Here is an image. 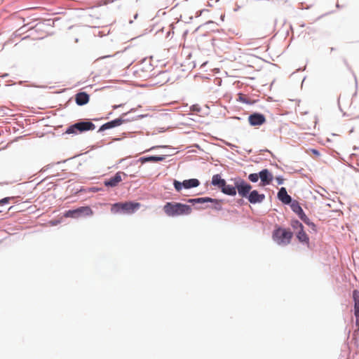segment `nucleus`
I'll list each match as a JSON object with an SVG mask.
<instances>
[{"instance_id": "1", "label": "nucleus", "mask_w": 359, "mask_h": 359, "mask_svg": "<svg viewBox=\"0 0 359 359\" xmlns=\"http://www.w3.org/2000/svg\"><path fill=\"white\" fill-rule=\"evenodd\" d=\"M230 180L233 182V184H227L226 180L222 177L221 174H215L212 175L210 184L216 187L222 194L226 196H235L238 193L241 197L245 180L240 177H236L231 178Z\"/></svg>"}, {"instance_id": "2", "label": "nucleus", "mask_w": 359, "mask_h": 359, "mask_svg": "<svg viewBox=\"0 0 359 359\" xmlns=\"http://www.w3.org/2000/svg\"><path fill=\"white\" fill-rule=\"evenodd\" d=\"M276 197L283 205H288L300 220L306 215L300 203L287 194L285 187H282L278 189Z\"/></svg>"}, {"instance_id": "3", "label": "nucleus", "mask_w": 359, "mask_h": 359, "mask_svg": "<svg viewBox=\"0 0 359 359\" xmlns=\"http://www.w3.org/2000/svg\"><path fill=\"white\" fill-rule=\"evenodd\" d=\"M165 215L171 217L189 215L192 212V207L187 203L180 202H166L163 207Z\"/></svg>"}, {"instance_id": "4", "label": "nucleus", "mask_w": 359, "mask_h": 359, "mask_svg": "<svg viewBox=\"0 0 359 359\" xmlns=\"http://www.w3.org/2000/svg\"><path fill=\"white\" fill-rule=\"evenodd\" d=\"M95 125L89 118H81L76 122L67 126L63 135H71L72 136L82 134L95 129Z\"/></svg>"}, {"instance_id": "5", "label": "nucleus", "mask_w": 359, "mask_h": 359, "mask_svg": "<svg viewBox=\"0 0 359 359\" xmlns=\"http://www.w3.org/2000/svg\"><path fill=\"white\" fill-rule=\"evenodd\" d=\"M293 236L294 233L290 229L276 224L271 237L277 245L286 246L291 243Z\"/></svg>"}, {"instance_id": "6", "label": "nucleus", "mask_w": 359, "mask_h": 359, "mask_svg": "<svg viewBox=\"0 0 359 359\" xmlns=\"http://www.w3.org/2000/svg\"><path fill=\"white\" fill-rule=\"evenodd\" d=\"M141 207V203L137 201H128L116 202L111 205V212L113 214L132 215Z\"/></svg>"}, {"instance_id": "7", "label": "nucleus", "mask_w": 359, "mask_h": 359, "mask_svg": "<svg viewBox=\"0 0 359 359\" xmlns=\"http://www.w3.org/2000/svg\"><path fill=\"white\" fill-rule=\"evenodd\" d=\"M241 197L247 199L250 204L255 205L262 203L265 200L266 195L257 189H252V186L245 180Z\"/></svg>"}, {"instance_id": "8", "label": "nucleus", "mask_w": 359, "mask_h": 359, "mask_svg": "<svg viewBox=\"0 0 359 359\" xmlns=\"http://www.w3.org/2000/svg\"><path fill=\"white\" fill-rule=\"evenodd\" d=\"M93 210L89 205H84L65 210L63 212V217L79 219L81 217H90L93 215Z\"/></svg>"}, {"instance_id": "9", "label": "nucleus", "mask_w": 359, "mask_h": 359, "mask_svg": "<svg viewBox=\"0 0 359 359\" xmlns=\"http://www.w3.org/2000/svg\"><path fill=\"white\" fill-rule=\"evenodd\" d=\"M200 181L196 178H191L188 180H184L183 181H179L177 180H173V187L176 191L180 192L183 189H190L192 188H196L200 185Z\"/></svg>"}, {"instance_id": "10", "label": "nucleus", "mask_w": 359, "mask_h": 359, "mask_svg": "<svg viewBox=\"0 0 359 359\" xmlns=\"http://www.w3.org/2000/svg\"><path fill=\"white\" fill-rule=\"evenodd\" d=\"M249 124L251 126L258 127L263 125L266 119L264 114L261 112L255 111L250 114L248 118Z\"/></svg>"}, {"instance_id": "11", "label": "nucleus", "mask_w": 359, "mask_h": 359, "mask_svg": "<svg viewBox=\"0 0 359 359\" xmlns=\"http://www.w3.org/2000/svg\"><path fill=\"white\" fill-rule=\"evenodd\" d=\"M167 158V155H147L140 157L136 161H133L130 163V165L136 164L138 162L145 163L147 162L158 163L164 161Z\"/></svg>"}, {"instance_id": "12", "label": "nucleus", "mask_w": 359, "mask_h": 359, "mask_svg": "<svg viewBox=\"0 0 359 359\" xmlns=\"http://www.w3.org/2000/svg\"><path fill=\"white\" fill-rule=\"evenodd\" d=\"M122 175H123L124 176L128 175L125 172L118 171L109 178L105 179L103 182L104 185L109 188H114L117 187L118 184L122 181Z\"/></svg>"}, {"instance_id": "13", "label": "nucleus", "mask_w": 359, "mask_h": 359, "mask_svg": "<svg viewBox=\"0 0 359 359\" xmlns=\"http://www.w3.org/2000/svg\"><path fill=\"white\" fill-rule=\"evenodd\" d=\"M261 187H266L271 184L274 177L272 172L268 168H264L259 171Z\"/></svg>"}, {"instance_id": "14", "label": "nucleus", "mask_w": 359, "mask_h": 359, "mask_svg": "<svg viewBox=\"0 0 359 359\" xmlns=\"http://www.w3.org/2000/svg\"><path fill=\"white\" fill-rule=\"evenodd\" d=\"M76 104L78 106H83L90 101V95L86 91H79L74 95Z\"/></svg>"}, {"instance_id": "15", "label": "nucleus", "mask_w": 359, "mask_h": 359, "mask_svg": "<svg viewBox=\"0 0 359 359\" xmlns=\"http://www.w3.org/2000/svg\"><path fill=\"white\" fill-rule=\"evenodd\" d=\"M295 236L298 241L303 245H306V247L311 249L310 246V241L309 236L304 231V229L300 231H297L295 232Z\"/></svg>"}, {"instance_id": "16", "label": "nucleus", "mask_w": 359, "mask_h": 359, "mask_svg": "<svg viewBox=\"0 0 359 359\" xmlns=\"http://www.w3.org/2000/svg\"><path fill=\"white\" fill-rule=\"evenodd\" d=\"M224 202V199L215 198L210 197V201L208 203H212L211 206H208L210 208L215 210L217 211H220L222 210V203Z\"/></svg>"}, {"instance_id": "17", "label": "nucleus", "mask_w": 359, "mask_h": 359, "mask_svg": "<svg viewBox=\"0 0 359 359\" xmlns=\"http://www.w3.org/2000/svg\"><path fill=\"white\" fill-rule=\"evenodd\" d=\"M354 315H359V290H353L352 293Z\"/></svg>"}, {"instance_id": "18", "label": "nucleus", "mask_w": 359, "mask_h": 359, "mask_svg": "<svg viewBox=\"0 0 359 359\" xmlns=\"http://www.w3.org/2000/svg\"><path fill=\"white\" fill-rule=\"evenodd\" d=\"M208 201H210V197L205 196V197H200V198H189L187 200V202L188 203L195 205V204L206 203H208Z\"/></svg>"}, {"instance_id": "19", "label": "nucleus", "mask_w": 359, "mask_h": 359, "mask_svg": "<svg viewBox=\"0 0 359 359\" xmlns=\"http://www.w3.org/2000/svg\"><path fill=\"white\" fill-rule=\"evenodd\" d=\"M123 121L124 120H123L122 118H120L119 116L106 123H107L108 128L109 130L121 126L123 124Z\"/></svg>"}, {"instance_id": "20", "label": "nucleus", "mask_w": 359, "mask_h": 359, "mask_svg": "<svg viewBox=\"0 0 359 359\" xmlns=\"http://www.w3.org/2000/svg\"><path fill=\"white\" fill-rule=\"evenodd\" d=\"M301 221L309 226L313 232L316 233L318 231L317 226L309 218L307 215L303 217Z\"/></svg>"}, {"instance_id": "21", "label": "nucleus", "mask_w": 359, "mask_h": 359, "mask_svg": "<svg viewBox=\"0 0 359 359\" xmlns=\"http://www.w3.org/2000/svg\"><path fill=\"white\" fill-rule=\"evenodd\" d=\"M290 226L294 230H296L297 231L304 229L303 224L295 218L291 219Z\"/></svg>"}, {"instance_id": "22", "label": "nucleus", "mask_w": 359, "mask_h": 359, "mask_svg": "<svg viewBox=\"0 0 359 359\" xmlns=\"http://www.w3.org/2000/svg\"><path fill=\"white\" fill-rule=\"evenodd\" d=\"M156 77H160L161 80L157 81V83H165L169 81V77L168 76L167 71H160Z\"/></svg>"}, {"instance_id": "23", "label": "nucleus", "mask_w": 359, "mask_h": 359, "mask_svg": "<svg viewBox=\"0 0 359 359\" xmlns=\"http://www.w3.org/2000/svg\"><path fill=\"white\" fill-rule=\"evenodd\" d=\"M355 318V325H353V337L354 339H357L359 334V315H354Z\"/></svg>"}, {"instance_id": "24", "label": "nucleus", "mask_w": 359, "mask_h": 359, "mask_svg": "<svg viewBox=\"0 0 359 359\" xmlns=\"http://www.w3.org/2000/svg\"><path fill=\"white\" fill-rule=\"evenodd\" d=\"M238 100L240 102H242L243 104H248V105H252V104H254L256 102L255 100H252L248 99L243 94H242L241 93H238Z\"/></svg>"}, {"instance_id": "25", "label": "nucleus", "mask_w": 359, "mask_h": 359, "mask_svg": "<svg viewBox=\"0 0 359 359\" xmlns=\"http://www.w3.org/2000/svg\"><path fill=\"white\" fill-rule=\"evenodd\" d=\"M248 180L252 182V183H256L259 181V180H260V175H259V172H253V173H250L248 175Z\"/></svg>"}, {"instance_id": "26", "label": "nucleus", "mask_w": 359, "mask_h": 359, "mask_svg": "<svg viewBox=\"0 0 359 359\" xmlns=\"http://www.w3.org/2000/svg\"><path fill=\"white\" fill-rule=\"evenodd\" d=\"M120 118H122L123 121V123L131 122L135 121L134 116H130L128 113H123L120 115Z\"/></svg>"}, {"instance_id": "27", "label": "nucleus", "mask_w": 359, "mask_h": 359, "mask_svg": "<svg viewBox=\"0 0 359 359\" xmlns=\"http://www.w3.org/2000/svg\"><path fill=\"white\" fill-rule=\"evenodd\" d=\"M14 197H4L1 199H0V206H3V205H7L10 203V201L13 199Z\"/></svg>"}, {"instance_id": "28", "label": "nucleus", "mask_w": 359, "mask_h": 359, "mask_svg": "<svg viewBox=\"0 0 359 359\" xmlns=\"http://www.w3.org/2000/svg\"><path fill=\"white\" fill-rule=\"evenodd\" d=\"M74 191V194L77 195V194H79V193H81V192H87L88 191V189H86L83 187H80L79 189H76L75 190H74V189H73L72 190V191Z\"/></svg>"}, {"instance_id": "29", "label": "nucleus", "mask_w": 359, "mask_h": 359, "mask_svg": "<svg viewBox=\"0 0 359 359\" xmlns=\"http://www.w3.org/2000/svg\"><path fill=\"white\" fill-rule=\"evenodd\" d=\"M109 130L108 126L107 123H104V124L101 125L100 128L97 130V133H103L104 131Z\"/></svg>"}, {"instance_id": "30", "label": "nucleus", "mask_w": 359, "mask_h": 359, "mask_svg": "<svg viewBox=\"0 0 359 359\" xmlns=\"http://www.w3.org/2000/svg\"><path fill=\"white\" fill-rule=\"evenodd\" d=\"M275 179L278 185H282L284 183L285 179L282 175H278Z\"/></svg>"}, {"instance_id": "31", "label": "nucleus", "mask_w": 359, "mask_h": 359, "mask_svg": "<svg viewBox=\"0 0 359 359\" xmlns=\"http://www.w3.org/2000/svg\"><path fill=\"white\" fill-rule=\"evenodd\" d=\"M310 152L316 157H319L321 155L320 151L315 148L310 149Z\"/></svg>"}, {"instance_id": "32", "label": "nucleus", "mask_w": 359, "mask_h": 359, "mask_svg": "<svg viewBox=\"0 0 359 359\" xmlns=\"http://www.w3.org/2000/svg\"><path fill=\"white\" fill-rule=\"evenodd\" d=\"M190 109L192 111L194 112H200L201 110V107L197 104L191 105Z\"/></svg>"}, {"instance_id": "33", "label": "nucleus", "mask_w": 359, "mask_h": 359, "mask_svg": "<svg viewBox=\"0 0 359 359\" xmlns=\"http://www.w3.org/2000/svg\"><path fill=\"white\" fill-rule=\"evenodd\" d=\"M168 145H156V146H153L151 148H149V149L146 150L145 152L153 151V150L157 149L158 148H168Z\"/></svg>"}, {"instance_id": "34", "label": "nucleus", "mask_w": 359, "mask_h": 359, "mask_svg": "<svg viewBox=\"0 0 359 359\" xmlns=\"http://www.w3.org/2000/svg\"><path fill=\"white\" fill-rule=\"evenodd\" d=\"M61 222H62V219H55L50 220V224L51 226H54L58 225Z\"/></svg>"}, {"instance_id": "35", "label": "nucleus", "mask_w": 359, "mask_h": 359, "mask_svg": "<svg viewBox=\"0 0 359 359\" xmlns=\"http://www.w3.org/2000/svg\"><path fill=\"white\" fill-rule=\"evenodd\" d=\"M100 190H102V189L97 187H90L88 189V192H93V193L97 192Z\"/></svg>"}, {"instance_id": "36", "label": "nucleus", "mask_w": 359, "mask_h": 359, "mask_svg": "<svg viewBox=\"0 0 359 359\" xmlns=\"http://www.w3.org/2000/svg\"><path fill=\"white\" fill-rule=\"evenodd\" d=\"M213 23H214V22H213V21H212V20H209V21L206 22L205 23H204L203 25H199L198 27H197L195 29V30L194 31V33L197 32L199 30V29H200L202 26H203V25H209V24H213Z\"/></svg>"}, {"instance_id": "37", "label": "nucleus", "mask_w": 359, "mask_h": 359, "mask_svg": "<svg viewBox=\"0 0 359 359\" xmlns=\"http://www.w3.org/2000/svg\"><path fill=\"white\" fill-rule=\"evenodd\" d=\"M206 11H208V9H205V8H204V9H201V10H200V11H198L196 13V15H195V17H196V18H199L200 16H201V15H202V14H203L204 12H206Z\"/></svg>"}, {"instance_id": "38", "label": "nucleus", "mask_w": 359, "mask_h": 359, "mask_svg": "<svg viewBox=\"0 0 359 359\" xmlns=\"http://www.w3.org/2000/svg\"><path fill=\"white\" fill-rule=\"evenodd\" d=\"M236 203L238 206H242L246 203L244 201V198H243L241 197V198L236 200Z\"/></svg>"}, {"instance_id": "39", "label": "nucleus", "mask_w": 359, "mask_h": 359, "mask_svg": "<svg viewBox=\"0 0 359 359\" xmlns=\"http://www.w3.org/2000/svg\"><path fill=\"white\" fill-rule=\"evenodd\" d=\"M170 28H171V30H170L169 32H167V34H166V38H168V37L170 36V35L171 34V32H172V34L174 33V31H173V29H174V28H175L174 25H173V24H171V25H170Z\"/></svg>"}, {"instance_id": "40", "label": "nucleus", "mask_w": 359, "mask_h": 359, "mask_svg": "<svg viewBox=\"0 0 359 359\" xmlns=\"http://www.w3.org/2000/svg\"><path fill=\"white\" fill-rule=\"evenodd\" d=\"M147 116H148L147 114H140V115L135 116H134L135 121L138 120V119H142L144 117H147Z\"/></svg>"}, {"instance_id": "41", "label": "nucleus", "mask_w": 359, "mask_h": 359, "mask_svg": "<svg viewBox=\"0 0 359 359\" xmlns=\"http://www.w3.org/2000/svg\"><path fill=\"white\" fill-rule=\"evenodd\" d=\"M133 132H125L123 133L124 137H133Z\"/></svg>"}, {"instance_id": "42", "label": "nucleus", "mask_w": 359, "mask_h": 359, "mask_svg": "<svg viewBox=\"0 0 359 359\" xmlns=\"http://www.w3.org/2000/svg\"><path fill=\"white\" fill-rule=\"evenodd\" d=\"M124 105V104H114L112 106L113 109H116L119 107H122Z\"/></svg>"}, {"instance_id": "43", "label": "nucleus", "mask_w": 359, "mask_h": 359, "mask_svg": "<svg viewBox=\"0 0 359 359\" xmlns=\"http://www.w3.org/2000/svg\"><path fill=\"white\" fill-rule=\"evenodd\" d=\"M344 62L345 65L348 67V69L351 70V67L346 59H344Z\"/></svg>"}, {"instance_id": "44", "label": "nucleus", "mask_w": 359, "mask_h": 359, "mask_svg": "<svg viewBox=\"0 0 359 359\" xmlns=\"http://www.w3.org/2000/svg\"><path fill=\"white\" fill-rule=\"evenodd\" d=\"M192 20H193V16H192V15H191V16H189V17L188 18V20H187V21H186L185 22H186V23H190V22L192 21Z\"/></svg>"}, {"instance_id": "45", "label": "nucleus", "mask_w": 359, "mask_h": 359, "mask_svg": "<svg viewBox=\"0 0 359 359\" xmlns=\"http://www.w3.org/2000/svg\"><path fill=\"white\" fill-rule=\"evenodd\" d=\"M136 111V109L135 108H132L130 109L128 111H127L126 113H128L129 114L135 111Z\"/></svg>"}, {"instance_id": "46", "label": "nucleus", "mask_w": 359, "mask_h": 359, "mask_svg": "<svg viewBox=\"0 0 359 359\" xmlns=\"http://www.w3.org/2000/svg\"><path fill=\"white\" fill-rule=\"evenodd\" d=\"M56 176H61V179H60V180H63V179L66 178V177H65V175H62H62H61V174H60V173H57V174L56 175ZM53 177H55V175H53Z\"/></svg>"}, {"instance_id": "47", "label": "nucleus", "mask_w": 359, "mask_h": 359, "mask_svg": "<svg viewBox=\"0 0 359 359\" xmlns=\"http://www.w3.org/2000/svg\"><path fill=\"white\" fill-rule=\"evenodd\" d=\"M188 33H189V30H187H187H185V31L183 32L182 36H183L184 37H185V36L188 34Z\"/></svg>"}, {"instance_id": "48", "label": "nucleus", "mask_w": 359, "mask_h": 359, "mask_svg": "<svg viewBox=\"0 0 359 359\" xmlns=\"http://www.w3.org/2000/svg\"><path fill=\"white\" fill-rule=\"evenodd\" d=\"M123 140V137H116L114 139V141H121Z\"/></svg>"}, {"instance_id": "49", "label": "nucleus", "mask_w": 359, "mask_h": 359, "mask_svg": "<svg viewBox=\"0 0 359 359\" xmlns=\"http://www.w3.org/2000/svg\"><path fill=\"white\" fill-rule=\"evenodd\" d=\"M336 7H337V8H341V7H342V6H341V5H340L339 3H337V4H336Z\"/></svg>"}, {"instance_id": "50", "label": "nucleus", "mask_w": 359, "mask_h": 359, "mask_svg": "<svg viewBox=\"0 0 359 359\" xmlns=\"http://www.w3.org/2000/svg\"><path fill=\"white\" fill-rule=\"evenodd\" d=\"M137 18H138V13H135V14L134 15V16H133V19H134V20H136Z\"/></svg>"}, {"instance_id": "51", "label": "nucleus", "mask_w": 359, "mask_h": 359, "mask_svg": "<svg viewBox=\"0 0 359 359\" xmlns=\"http://www.w3.org/2000/svg\"><path fill=\"white\" fill-rule=\"evenodd\" d=\"M229 146L231 149H233V147H236V145L232 144H229Z\"/></svg>"}, {"instance_id": "52", "label": "nucleus", "mask_w": 359, "mask_h": 359, "mask_svg": "<svg viewBox=\"0 0 359 359\" xmlns=\"http://www.w3.org/2000/svg\"><path fill=\"white\" fill-rule=\"evenodd\" d=\"M8 76V74L5 73V74H4L2 75V78H6V77H7Z\"/></svg>"}, {"instance_id": "53", "label": "nucleus", "mask_w": 359, "mask_h": 359, "mask_svg": "<svg viewBox=\"0 0 359 359\" xmlns=\"http://www.w3.org/2000/svg\"><path fill=\"white\" fill-rule=\"evenodd\" d=\"M339 99H340V97H339V98L337 99V102H338L339 108V109L341 111V107H340V104H339Z\"/></svg>"}, {"instance_id": "54", "label": "nucleus", "mask_w": 359, "mask_h": 359, "mask_svg": "<svg viewBox=\"0 0 359 359\" xmlns=\"http://www.w3.org/2000/svg\"><path fill=\"white\" fill-rule=\"evenodd\" d=\"M354 78H355V86L357 87L358 86V82H357V79H356L355 75H354Z\"/></svg>"}, {"instance_id": "55", "label": "nucleus", "mask_w": 359, "mask_h": 359, "mask_svg": "<svg viewBox=\"0 0 359 359\" xmlns=\"http://www.w3.org/2000/svg\"><path fill=\"white\" fill-rule=\"evenodd\" d=\"M224 17H225V15H221L220 18H221V20H222V21H224Z\"/></svg>"}, {"instance_id": "56", "label": "nucleus", "mask_w": 359, "mask_h": 359, "mask_svg": "<svg viewBox=\"0 0 359 359\" xmlns=\"http://www.w3.org/2000/svg\"><path fill=\"white\" fill-rule=\"evenodd\" d=\"M126 159L125 158H121L119 160V163H122L123 161H124Z\"/></svg>"}, {"instance_id": "57", "label": "nucleus", "mask_w": 359, "mask_h": 359, "mask_svg": "<svg viewBox=\"0 0 359 359\" xmlns=\"http://www.w3.org/2000/svg\"><path fill=\"white\" fill-rule=\"evenodd\" d=\"M262 151H267V152L271 153V151H270L269 149H264V150H262Z\"/></svg>"}, {"instance_id": "58", "label": "nucleus", "mask_w": 359, "mask_h": 359, "mask_svg": "<svg viewBox=\"0 0 359 359\" xmlns=\"http://www.w3.org/2000/svg\"><path fill=\"white\" fill-rule=\"evenodd\" d=\"M133 20H129V24H133Z\"/></svg>"}, {"instance_id": "59", "label": "nucleus", "mask_w": 359, "mask_h": 359, "mask_svg": "<svg viewBox=\"0 0 359 359\" xmlns=\"http://www.w3.org/2000/svg\"><path fill=\"white\" fill-rule=\"evenodd\" d=\"M208 6H210V7L212 6V5L210 2L208 4Z\"/></svg>"}, {"instance_id": "60", "label": "nucleus", "mask_w": 359, "mask_h": 359, "mask_svg": "<svg viewBox=\"0 0 359 359\" xmlns=\"http://www.w3.org/2000/svg\"><path fill=\"white\" fill-rule=\"evenodd\" d=\"M50 165H51L50 164L46 166V169H48V168L50 167Z\"/></svg>"}, {"instance_id": "61", "label": "nucleus", "mask_w": 359, "mask_h": 359, "mask_svg": "<svg viewBox=\"0 0 359 359\" xmlns=\"http://www.w3.org/2000/svg\"><path fill=\"white\" fill-rule=\"evenodd\" d=\"M330 50H331V51H333V50H335V48H333V47H332V48H330Z\"/></svg>"}, {"instance_id": "62", "label": "nucleus", "mask_w": 359, "mask_h": 359, "mask_svg": "<svg viewBox=\"0 0 359 359\" xmlns=\"http://www.w3.org/2000/svg\"><path fill=\"white\" fill-rule=\"evenodd\" d=\"M356 95H357V92H355V93L353 95V97L356 96Z\"/></svg>"}, {"instance_id": "63", "label": "nucleus", "mask_w": 359, "mask_h": 359, "mask_svg": "<svg viewBox=\"0 0 359 359\" xmlns=\"http://www.w3.org/2000/svg\"><path fill=\"white\" fill-rule=\"evenodd\" d=\"M70 175H74V176L77 175V174H75V173H70Z\"/></svg>"}, {"instance_id": "64", "label": "nucleus", "mask_w": 359, "mask_h": 359, "mask_svg": "<svg viewBox=\"0 0 359 359\" xmlns=\"http://www.w3.org/2000/svg\"><path fill=\"white\" fill-rule=\"evenodd\" d=\"M305 69H306V67H304V68H302V69H299V70H302V71H303V70H304Z\"/></svg>"}]
</instances>
